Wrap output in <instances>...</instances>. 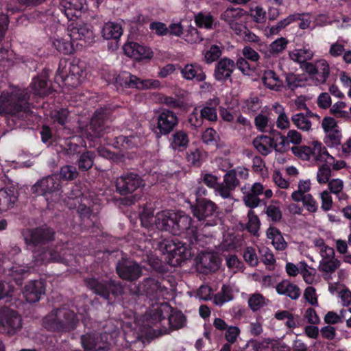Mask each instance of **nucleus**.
Segmentation results:
<instances>
[{"label":"nucleus","mask_w":351,"mask_h":351,"mask_svg":"<svg viewBox=\"0 0 351 351\" xmlns=\"http://www.w3.org/2000/svg\"><path fill=\"white\" fill-rule=\"evenodd\" d=\"M28 99L25 89L12 88L3 91L0 96V114H19V117H23V114L28 112Z\"/></svg>","instance_id":"1"},{"label":"nucleus","mask_w":351,"mask_h":351,"mask_svg":"<svg viewBox=\"0 0 351 351\" xmlns=\"http://www.w3.org/2000/svg\"><path fill=\"white\" fill-rule=\"evenodd\" d=\"M31 191L36 195L44 196L47 202H56L60 196V178L56 174L44 177L32 186Z\"/></svg>","instance_id":"2"},{"label":"nucleus","mask_w":351,"mask_h":351,"mask_svg":"<svg viewBox=\"0 0 351 351\" xmlns=\"http://www.w3.org/2000/svg\"><path fill=\"white\" fill-rule=\"evenodd\" d=\"M77 322V319L73 311L62 308L46 317L45 326L51 330H69L74 328Z\"/></svg>","instance_id":"3"},{"label":"nucleus","mask_w":351,"mask_h":351,"mask_svg":"<svg viewBox=\"0 0 351 351\" xmlns=\"http://www.w3.org/2000/svg\"><path fill=\"white\" fill-rule=\"evenodd\" d=\"M58 73L65 84L71 87L79 86L86 77L84 66L82 63L64 62V65L60 63Z\"/></svg>","instance_id":"4"},{"label":"nucleus","mask_w":351,"mask_h":351,"mask_svg":"<svg viewBox=\"0 0 351 351\" xmlns=\"http://www.w3.org/2000/svg\"><path fill=\"white\" fill-rule=\"evenodd\" d=\"M173 210H163L154 216L150 213L143 212L141 217L142 226L146 228H152L169 231L172 233L173 217Z\"/></svg>","instance_id":"5"},{"label":"nucleus","mask_w":351,"mask_h":351,"mask_svg":"<svg viewBox=\"0 0 351 351\" xmlns=\"http://www.w3.org/2000/svg\"><path fill=\"white\" fill-rule=\"evenodd\" d=\"M36 256V252H34V256L36 258L32 263H27L23 265H13L9 269L8 274L11 276L16 281V283L19 284V276L28 272L31 269H34L36 266L40 265L43 263H47L52 261H62L64 259V258H62L59 254L53 252L51 250L44 252L41 257L39 258H37Z\"/></svg>","instance_id":"6"},{"label":"nucleus","mask_w":351,"mask_h":351,"mask_svg":"<svg viewBox=\"0 0 351 351\" xmlns=\"http://www.w3.org/2000/svg\"><path fill=\"white\" fill-rule=\"evenodd\" d=\"M158 247L162 254H169L176 258L177 263L191 256V250L188 246L178 239H165L158 243Z\"/></svg>","instance_id":"7"},{"label":"nucleus","mask_w":351,"mask_h":351,"mask_svg":"<svg viewBox=\"0 0 351 351\" xmlns=\"http://www.w3.org/2000/svg\"><path fill=\"white\" fill-rule=\"evenodd\" d=\"M22 327L21 316L8 307L0 309V332L14 335Z\"/></svg>","instance_id":"8"},{"label":"nucleus","mask_w":351,"mask_h":351,"mask_svg":"<svg viewBox=\"0 0 351 351\" xmlns=\"http://www.w3.org/2000/svg\"><path fill=\"white\" fill-rule=\"evenodd\" d=\"M245 11L240 8H228L221 15L223 20L238 36H241L245 29Z\"/></svg>","instance_id":"9"},{"label":"nucleus","mask_w":351,"mask_h":351,"mask_svg":"<svg viewBox=\"0 0 351 351\" xmlns=\"http://www.w3.org/2000/svg\"><path fill=\"white\" fill-rule=\"evenodd\" d=\"M173 217L172 234H180L186 232L189 235H191L190 241L193 242V239L196 241L197 240V234L196 228L191 226L192 219L191 217L183 212H173L171 214Z\"/></svg>","instance_id":"10"},{"label":"nucleus","mask_w":351,"mask_h":351,"mask_svg":"<svg viewBox=\"0 0 351 351\" xmlns=\"http://www.w3.org/2000/svg\"><path fill=\"white\" fill-rule=\"evenodd\" d=\"M116 269L121 278L129 281L136 280L142 275V267L136 262L128 258L119 261Z\"/></svg>","instance_id":"11"},{"label":"nucleus","mask_w":351,"mask_h":351,"mask_svg":"<svg viewBox=\"0 0 351 351\" xmlns=\"http://www.w3.org/2000/svg\"><path fill=\"white\" fill-rule=\"evenodd\" d=\"M115 82L128 88H149L158 87L160 83L157 80H141L136 76L123 72L115 79Z\"/></svg>","instance_id":"12"},{"label":"nucleus","mask_w":351,"mask_h":351,"mask_svg":"<svg viewBox=\"0 0 351 351\" xmlns=\"http://www.w3.org/2000/svg\"><path fill=\"white\" fill-rule=\"evenodd\" d=\"M106 335L86 334L81 337L82 346L86 351H108Z\"/></svg>","instance_id":"13"},{"label":"nucleus","mask_w":351,"mask_h":351,"mask_svg":"<svg viewBox=\"0 0 351 351\" xmlns=\"http://www.w3.org/2000/svg\"><path fill=\"white\" fill-rule=\"evenodd\" d=\"M142 185V180L135 173H128L119 178L116 182L117 191L121 195L131 193Z\"/></svg>","instance_id":"14"},{"label":"nucleus","mask_w":351,"mask_h":351,"mask_svg":"<svg viewBox=\"0 0 351 351\" xmlns=\"http://www.w3.org/2000/svg\"><path fill=\"white\" fill-rule=\"evenodd\" d=\"M178 123L176 114L168 109H162L157 116V128L161 134H169Z\"/></svg>","instance_id":"15"},{"label":"nucleus","mask_w":351,"mask_h":351,"mask_svg":"<svg viewBox=\"0 0 351 351\" xmlns=\"http://www.w3.org/2000/svg\"><path fill=\"white\" fill-rule=\"evenodd\" d=\"M87 286L93 290L95 293L100 295L106 299H108L110 293L116 294L118 290H121L119 285H116L112 280L98 281L95 278H90L86 280Z\"/></svg>","instance_id":"16"},{"label":"nucleus","mask_w":351,"mask_h":351,"mask_svg":"<svg viewBox=\"0 0 351 351\" xmlns=\"http://www.w3.org/2000/svg\"><path fill=\"white\" fill-rule=\"evenodd\" d=\"M104 110H96L90 125L82 132V136L91 140L95 137H99L104 130Z\"/></svg>","instance_id":"17"},{"label":"nucleus","mask_w":351,"mask_h":351,"mask_svg":"<svg viewBox=\"0 0 351 351\" xmlns=\"http://www.w3.org/2000/svg\"><path fill=\"white\" fill-rule=\"evenodd\" d=\"M53 234L50 228H36L26 231L24 237L27 245H38L52 240Z\"/></svg>","instance_id":"18"},{"label":"nucleus","mask_w":351,"mask_h":351,"mask_svg":"<svg viewBox=\"0 0 351 351\" xmlns=\"http://www.w3.org/2000/svg\"><path fill=\"white\" fill-rule=\"evenodd\" d=\"M233 173L230 170L224 175L223 182L219 183L216 188L217 195L223 199L232 197V191L239 185V180Z\"/></svg>","instance_id":"19"},{"label":"nucleus","mask_w":351,"mask_h":351,"mask_svg":"<svg viewBox=\"0 0 351 351\" xmlns=\"http://www.w3.org/2000/svg\"><path fill=\"white\" fill-rule=\"evenodd\" d=\"M86 0H62L60 10L69 20L78 18L85 10Z\"/></svg>","instance_id":"20"},{"label":"nucleus","mask_w":351,"mask_h":351,"mask_svg":"<svg viewBox=\"0 0 351 351\" xmlns=\"http://www.w3.org/2000/svg\"><path fill=\"white\" fill-rule=\"evenodd\" d=\"M69 36L71 40H82L90 39L93 36L92 27L82 22L71 24L68 27Z\"/></svg>","instance_id":"21"},{"label":"nucleus","mask_w":351,"mask_h":351,"mask_svg":"<svg viewBox=\"0 0 351 351\" xmlns=\"http://www.w3.org/2000/svg\"><path fill=\"white\" fill-rule=\"evenodd\" d=\"M125 54L137 60L152 58L153 53L149 48L141 45L136 43H128L123 47Z\"/></svg>","instance_id":"22"},{"label":"nucleus","mask_w":351,"mask_h":351,"mask_svg":"<svg viewBox=\"0 0 351 351\" xmlns=\"http://www.w3.org/2000/svg\"><path fill=\"white\" fill-rule=\"evenodd\" d=\"M45 293V285L42 280H32L25 285L23 294L26 301L29 303H35L40 300V297Z\"/></svg>","instance_id":"23"},{"label":"nucleus","mask_w":351,"mask_h":351,"mask_svg":"<svg viewBox=\"0 0 351 351\" xmlns=\"http://www.w3.org/2000/svg\"><path fill=\"white\" fill-rule=\"evenodd\" d=\"M216 210V204L207 199H197V204L192 207L193 215L199 221H204L206 218L211 217Z\"/></svg>","instance_id":"24"},{"label":"nucleus","mask_w":351,"mask_h":351,"mask_svg":"<svg viewBox=\"0 0 351 351\" xmlns=\"http://www.w3.org/2000/svg\"><path fill=\"white\" fill-rule=\"evenodd\" d=\"M234 62L228 58L221 59L215 65L214 77L217 81L225 82L231 77L234 70Z\"/></svg>","instance_id":"25"},{"label":"nucleus","mask_w":351,"mask_h":351,"mask_svg":"<svg viewBox=\"0 0 351 351\" xmlns=\"http://www.w3.org/2000/svg\"><path fill=\"white\" fill-rule=\"evenodd\" d=\"M182 77L186 80H195L197 82H204L206 75L202 66L198 64H187L180 70Z\"/></svg>","instance_id":"26"},{"label":"nucleus","mask_w":351,"mask_h":351,"mask_svg":"<svg viewBox=\"0 0 351 351\" xmlns=\"http://www.w3.org/2000/svg\"><path fill=\"white\" fill-rule=\"evenodd\" d=\"M311 159L315 162H326L330 164L334 158L330 156L326 147L319 141H314L310 145Z\"/></svg>","instance_id":"27"},{"label":"nucleus","mask_w":351,"mask_h":351,"mask_svg":"<svg viewBox=\"0 0 351 351\" xmlns=\"http://www.w3.org/2000/svg\"><path fill=\"white\" fill-rule=\"evenodd\" d=\"M341 265V261L338 258L319 261L318 269L322 273L324 280L329 281L332 279V275Z\"/></svg>","instance_id":"28"},{"label":"nucleus","mask_w":351,"mask_h":351,"mask_svg":"<svg viewBox=\"0 0 351 351\" xmlns=\"http://www.w3.org/2000/svg\"><path fill=\"white\" fill-rule=\"evenodd\" d=\"M254 148L262 155L270 154L274 147V139L266 135L256 136L252 141Z\"/></svg>","instance_id":"29"},{"label":"nucleus","mask_w":351,"mask_h":351,"mask_svg":"<svg viewBox=\"0 0 351 351\" xmlns=\"http://www.w3.org/2000/svg\"><path fill=\"white\" fill-rule=\"evenodd\" d=\"M276 289L278 294L286 295L292 300L298 299L301 295L299 287L289 280H282L277 284Z\"/></svg>","instance_id":"30"},{"label":"nucleus","mask_w":351,"mask_h":351,"mask_svg":"<svg viewBox=\"0 0 351 351\" xmlns=\"http://www.w3.org/2000/svg\"><path fill=\"white\" fill-rule=\"evenodd\" d=\"M101 33L106 40H117L123 34V29L119 23L109 21L104 25Z\"/></svg>","instance_id":"31"},{"label":"nucleus","mask_w":351,"mask_h":351,"mask_svg":"<svg viewBox=\"0 0 351 351\" xmlns=\"http://www.w3.org/2000/svg\"><path fill=\"white\" fill-rule=\"evenodd\" d=\"M146 294L153 300H159L167 293V290L153 278H148L145 281Z\"/></svg>","instance_id":"32"},{"label":"nucleus","mask_w":351,"mask_h":351,"mask_svg":"<svg viewBox=\"0 0 351 351\" xmlns=\"http://www.w3.org/2000/svg\"><path fill=\"white\" fill-rule=\"evenodd\" d=\"M189 143L188 134L183 130L175 132L170 139V147L175 151H183Z\"/></svg>","instance_id":"33"},{"label":"nucleus","mask_w":351,"mask_h":351,"mask_svg":"<svg viewBox=\"0 0 351 351\" xmlns=\"http://www.w3.org/2000/svg\"><path fill=\"white\" fill-rule=\"evenodd\" d=\"M330 72V66L326 60L322 59L317 61L316 73L313 77L315 84H324L328 80Z\"/></svg>","instance_id":"34"},{"label":"nucleus","mask_w":351,"mask_h":351,"mask_svg":"<svg viewBox=\"0 0 351 351\" xmlns=\"http://www.w3.org/2000/svg\"><path fill=\"white\" fill-rule=\"evenodd\" d=\"M262 82L265 86L274 90H279L283 86L282 81L279 76L272 70H267L262 76Z\"/></svg>","instance_id":"35"},{"label":"nucleus","mask_w":351,"mask_h":351,"mask_svg":"<svg viewBox=\"0 0 351 351\" xmlns=\"http://www.w3.org/2000/svg\"><path fill=\"white\" fill-rule=\"evenodd\" d=\"M267 237L271 241V243L276 250L282 251L287 247V243L278 229L269 227L267 230Z\"/></svg>","instance_id":"36"},{"label":"nucleus","mask_w":351,"mask_h":351,"mask_svg":"<svg viewBox=\"0 0 351 351\" xmlns=\"http://www.w3.org/2000/svg\"><path fill=\"white\" fill-rule=\"evenodd\" d=\"M17 200L14 190H0V213L7 211L12 208Z\"/></svg>","instance_id":"37"},{"label":"nucleus","mask_w":351,"mask_h":351,"mask_svg":"<svg viewBox=\"0 0 351 351\" xmlns=\"http://www.w3.org/2000/svg\"><path fill=\"white\" fill-rule=\"evenodd\" d=\"M31 88L35 95L44 97L49 93V86L46 76H38L32 80Z\"/></svg>","instance_id":"38"},{"label":"nucleus","mask_w":351,"mask_h":351,"mask_svg":"<svg viewBox=\"0 0 351 351\" xmlns=\"http://www.w3.org/2000/svg\"><path fill=\"white\" fill-rule=\"evenodd\" d=\"M272 109L277 115L276 126L278 129L286 130L290 127V121L288 115L285 112V108L278 103H275Z\"/></svg>","instance_id":"39"},{"label":"nucleus","mask_w":351,"mask_h":351,"mask_svg":"<svg viewBox=\"0 0 351 351\" xmlns=\"http://www.w3.org/2000/svg\"><path fill=\"white\" fill-rule=\"evenodd\" d=\"M322 127L327 134L328 137L333 140V143L337 144L339 143L337 135L338 134L337 125L335 119L329 117H324L322 122Z\"/></svg>","instance_id":"40"},{"label":"nucleus","mask_w":351,"mask_h":351,"mask_svg":"<svg viewBox=\"0 0 351 351\" xmlns=\"http://www.w3.org/2000/svg\"><path fill=\"white\" fill-rule=\"evenodd\" d=\"M219 100L218 98H214L211 102H207L200 110L203 119H205L211 122H216L217 121V112L216 106L219 104Z\"/></svg>","instance_id":"41"},{"label":"nucleus","mask_w":351,"mask_h":351,"mask_svg":"<svg viewBox=\"0 0 351 351\" xmlns=\"http://www.w3.org/2000/svg\"><path fill=\"white\" fill-rule=\"evenodd\" d=\"M199 267L205 269L204 272L215 271L218 267L216 257L210 253H203L199 258Z\"/></svg>","instance_id":"42"},{"label":"nucleus","mask_w":351,"mask_h":351,"mask_svg":"<svg viewBox=\"0 0 351 351\" xmlns=\"http://www.w3.org/2000/svg\"><path fill=\"white\" fill-rule=\"evenodd\" d=\"M313 52L308 48L295 49L289 53L290 58L294 62L304 63L313 57Z\"/></svg>","instance_id":"43"},{"label":"nucleus","mask_w":351,"mask_h":351,"mask_svg":"<svg viewBox=\"0 0 351 351\" xmlns=\"http://www.w3.org/2000/svg\"><path fill=\"white\" fill-rule=\"evenodd\" d=\"M330 192L335 194L339 201H345L348 199V195L343 191V182L338 178L332 179L328 182Z\"/></svg>","instance_id":"44"},{"label":"nucleus","mask_w":351,"mask_h":351,"mask_svg":"<svg viewBox=\"0 0 351 351\" xmlns=\"http://www.w3.org/2000/svg\"><path fill=\"white\" fill-rule=\"evenodd\" d=\"M311 182L309 180H300L298 185V189L294 191L291 195V199L294 202H300L302 197L306 195H310L308 191L311 190Z\"/></svg>","instance_id":"45"},{"label":"nucleus","mask_w":351,"mask_h":351,"mask_svg":"<svg viewBox=\"0 0 351 351\" xmlns=\"http://www.w3.org/2000/svg\"><path fill=\"white\" fill-rule=\"evenodd\" d=\"M232 289L229 286L223 285L221 291L215 295L213 303L217 306H222L226 302L232 300Z\"/></svg>","instance_id":"46"},{"label":"nucleus","mask_w":351,"mask_h":351,"mask_svg":"<svg viewBox=\"0 0 351 351\" xmlns=\"http://www.w3.org/2000/svg\"><path fill=\"white\" fill-rule=\"evenodd\" d=\"M169 310V306L167 303H162L160 305H157L152 311L153 313L149 315V322L153 325L160 322L165 317L164 313H167Z\"/></svg>","instance_id":"47"},{"label":"nucleus","mask_w":351,"mask_h":351,"mask_svg":"<svg viewBox=\"0 0 351 351\" xmlns=\"http://www.w3.org/2000/svg\"><path fill=\"white\" fill-rule=\"evenodd\" d=\"M291 121L299 130L308 132L311 128V121L304 113H297L291 117Z\"/></svg>","instance_id":"48"},{"label":"nucleus","mask_w":351,"mask_h":351,"mask_svg":"<svg viewBox=\"0 0 351 351\" xmlns=\"http://www.w3.org/2000/svg\"><path fill=\"white\" fill-rule=\"evenodd\" d=\"M300 274L304 280L309 285L315 282L316 269L308 266L305 262H300Z\"/></svg>","instance_id":"49"},{"label":"nucleus","mask_w":351,"mask_h":351,"mask_svg":"<svg viewBox=\"0 0 351 351\" xmlns=\"http://www.w3.org/2000/svg\"><path fill=\"white\" fill-rule=\"evenodd\" d=\"M289 41L284 37H280L273 41L269 47V52L271 56H277L285 50Z\"/></svg>","instance_id":"50"},{"label":"nucleus","mask_w":351,"mask_h":351,"mask_svg":"<svg viewBox=\"0 0 351 351\" xmlns=\"http://www.w3.org/2000/svg\"><path fill=\"white\" fill-rule=\"evenodd\" d=\"M95 154L91 152L83 153L78 160V167L81 171L90 169L94 163Z\"/></svg>","instance_id":"51"},{"label":"nucleus","mask_w":351,"mask_h":351,"mask_svg":"<svg viewBox=\"0 0 351 351\" xmlns=\"http://www.w3.org/2000/svg\"><path fill=\"white\" fill-rule=\"evenodd\" d=\"M73 42H69L68 40L63 38H56L53 41V46L60 53L64 54H70L73 51Z\"/></svg>","instance_id":"52"},{"label":"nucleus","mask_w":351,"mask_h":351,"mask_svg":"<svg viewBox=\"0 0 351 351\" xmlns=\"http://www.w3.org/2000/svg\"><path fill=\"white\" fill-rule=\"evenodd\" d=\"M195 21L199 27L211 29L213 25V18L210 14L199 13L195 17Z\"/></svg>","instance_id":"53"},{"label":"nucleus","mask_w":351,"mask_h":351,"mask_svg":"<svg viewBox=\"0 0 351 351\" xmlns=\"http://www.w3.org/2000/svg\"><path fill=\"white\" fill-rule=\"evenodd\" d=\"M222 47L218 45H212L204 53V60L208 64L217 60L221 55Z\"/></svg>","instance_id":"54"},{"label":"nucleus","mask_w":351,"mask_h":351,"mask_svg":"<svg viewBox=\"0 0 351 351\" xmlns=\"http://www.w3.org/2000/svg\"><path fill=\"white\" fill-rule=\"evenodd\" d=\"M248 222L247 223V230L253 234H256L260 226V221L258 217L255 215L254 212L252 210H249L247 213Z\"/></svg>","instance_id":"55"},{"label":"nucleus","mask_w":351,"mask_h":351,"mask_svg":"<svg viewBox=\"0 0 351 351\" xmlns=\"http://www.w3.org/2000/svg\"><path fill=\"white\" fill-rule=\"evenodd\" d=\"M346 42L343 39L339 38L335 43L330 45L328 53L332 58H337L343 56L345 51L344 43Z\"/></svg>","instance_id":"56"},{"label":"nucleus","mask_w":351,"mask_h":351,"mask_svg":"<svg viewBox=\"0 0 351 351\" xmlns=\"http://www.w3.org/2000/svg\"><path fill=\"white\" fill-rule=\"evenodd\" d=\"M168 322L171 328L179 329L184 326L185 317L181 312H174L169 317Z\"/></svg>","instance_id":"57"},{"label":"nucleus","mask_w":351,"mask_h":351,"mask_svg":"<svg viewBox=\"0 0 351 351\" xmlns=\"http://www.w3.org/2000/svg\"><path fill=\"white\" fill-rule=\"evenodd\" d=\"M241 36H243V40L246 42L256 44L259 47V50H261L262 48H265L266 47L265 43L261 41L260 38L255 34L247 29L245 26L243 34Z\"/></svg>","instance_id":"58"},{"label":"nucleus","mask_w":351,"mask_h":351,"mask_svg":"<svg viewBox=\"0 0 351 351\" xmlns=\"http://www.w3.org/2000/svg\"><path fill=\"white\" fill-rule=\"evenodd\" d=\"M259 253L261 259L265 265L269 266H272L274 265L276 259L270 249L266 246L263 245L259 248Z\"/></svg>","instance_id":"59"},{"label":"nucleus","mask_w":351,"mask_h":351,"mask_svg":"<svg viewBox=\"0 0 351 351\" xmlns=\"http://www.w3.org/2000/svg\"><path fill=\"white\" fill-rule=\"evenodd\" d=\"M346 104L343 101H337L330 108V113L338 118H348V112L344 110Z\"/></svg>","instance_id":"60"},{"label":"nucleus","mask_w":351,"mask_h":351,"mask_svg":"<svg viewBox=\"0 0 351 351\" xmlns=\"http://www.w3.org/2000/svg\"><path fill=\"white\" fill-rule=\"evenodd\" d=\"M330 168L328 164L321 165L317 173V180L319 184H326L329 182L330 177Z\"/></svg>","instance_id":"61"},{"label":"nucleus","mask_w":351,"mask_h":351,"mask_svg":"<svg viewBox=\"0 0 351 351\" xmlns=\"http://www.w3.org/2000/svg\"><path fill=\"white\" fill-rule=\"evenodd\" d=\"M203 159L202 152L197 148L191 149L186 153V160L193 165L199 166Z\"/></svg>","instance_id":"62"},{"label":"nucleus","mask_w":351,"mask_h":351,"mask_svg":"<svg viewBox=\"0 0 351 351\" xmlns=\"http://www.w3.org/2000/svg\"><path fill=\"white\" fill-rule=\"evenodd\" d=\"M184 39L189 43H197L203 40L197 29L192 26H190L184 34Z\"/></svg>","instance_id":"63"},{"label":"nucleus","mask_w":351,"mask_h":351,"mask_svg":"<svg viewBox=\"0 0 351 351\" xmlns=\"http://www.w3.org/2000/svg\"><path fill=\"white\" fill-rule=\"evenodd\" d=\"M61 177L66 180H73L78 176L76 168L72 165H64L60 169Z\"/></svg>","instance_id":"64"}]
</instances>
